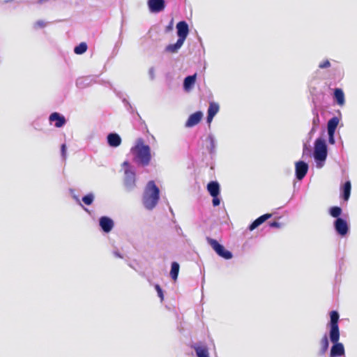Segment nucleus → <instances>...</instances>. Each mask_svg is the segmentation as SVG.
I'll use <instances>...</instances> for the list:
<instances>
[{
    "label": "nucleus",
    "mask_w": 357,
    "mask_h": 357,
    "mask_svg": "<svg viewBox=\"0 0 357 357\" xmlns=\"http://www.w3.org/2000/svg\"><path fill=\"white\" fill-rule=\"evenodd\" d=\"M134 160L142 167L148 166L151 161V151L149 145L144 144L142 138H139L135 146L131 149Z\"/></svg>",
    "instance_id": "obj_1"
},
{
    "label": "nucleus",
    "mask_w": 357,
    "mask_h": 357,
    "mask_svg": "<svg viewBox=\"0 0 357 357\" xmlns=\"http://www.w3.org/2000/svg\"><path fill=\"white\" fill-rule=\"evenodd\" d=\"M160 196V190L153 181L147 183L144 195L143 204L146 208L152 210L158 204Z\"/></svg>",
    "instance_id": "obj_2"
},
{
    "label": "nucleus",
    "mask_w": 357,
    "mask_h": 357,
    "mask_svg": "<svg viewBox=\"0 0 357 357\" xmlns=\"http://www.w3.org/2000/svg\"><path fill=\"white\" fill-rule=\"evenodd\" d=\"M339 314L337 311H331L330 312V322L328 324L330 327L329 337L331 341H335L337 339L340 333V329L338 326Z\"/></svg>",
    "instance_id": "obj_3"
},
{
    "label": "nucleus",
    "mask_w": 357,
    "mask_h": 357,
    "mask_svg": "<svg viewBox=\"0 0 357 357\" xmlns=\"http://www.w3.org/2000/svg\"><path fill=\"white\" fill-rule=\"evenodd\" d=\"M314 157L315 160L323 162L327 157V146L323 139L318 138L314 142Z\"/></svg>",
    "instance_id": "obj_4"
},
{
    "label": "nucleus",
    "mask_w": 357,
    "mask_h": 357,
    "mask_svg": "<svg viewBox=\"0 0 357 357\" xmlns=\"http://www.w3.org/2000/svg\"><path fill=\"white\" fill-rule=\"evenodd\" d=\"M208 243L213 249V250L221 257L225 259H230L232 258V254L230 251L227 250L225 247L220 245L215 239L210 237L206 238Z\"/></svg>",
    "instance_id": "obj_5"
},
{
    "label": "nucleus",
    "mask_w": 357,
    "mask_h": 357,
    "mask_svg": "<svg viewBox=\"0 0 357 357\" xmlns=\"http://www.w3.org/2000/svg\"><path fill=\"white\" fill-rule=\"evenodd\" d=\"M340 334L338 335L335 341H331L333 345L331 347L330 357H339L344 355V347L343 344L339 342Z\"/></svg>",
    "instance_id": "obj_6"
},
{
    "label": "nucleus",
    "mask_w": 357,
    "mask_h": 357,
    "mask_svg": "<svg viewBox=\"0 0 357 357\" xmlns=\"http://www.w3.org/2000/svg\"><path fill=\"white\" fill-rule=\"evenodd\" d=\"M147 4L151 13H160L165 8V0H148Z\"/></svg>",
    "instance_id": "obj_7"
},
{
    "label": "nucleus",
    "mask_w": 357,
    "mask_h": 357,
    "mask_svg": "<svg viewBox=\"0 0 357 357\" xmlns=\"http://www.w3.org/2000/svg\"><path fill=\"white\" fill-rule=\"evenodd\" d=\"M123 166L126 167L125 169V183L128 186H133L135 183V174L130 169L129 162L125 161L123 163Z\"/></svg>",
    "instance_id": "obj_8"
},
{
    "label": "nucleus",
    "mask_w": 357,
    "mask_h": 357,
    "mask_svg": "<svg viewBox=\"0 0 357 357\" xmlns=\"http://www.w3.org/2000/svg\"><path fill=\"white\" fill-rule=\"evenodd\" d=\"M296 176L297 179L302 180L308 170V165L303 161H298L295 164Z\"/></svg>",
    "instance_id": "obj_9"
},
{
    "label": "nucleus",
    "mask_w": 357,
    "mask_h": 357,
    "mask_svg": "<svg viewBox=\"0 0 357 357\" xmlns=\"http://www.w3.org/2000/svg\"><path fill=\"white\" fill-rule=\"evenodd\" d=\"M176 29L178 39L185 41L189 33V27L187 22L185 21L178 22L176 24Z\"/></svg>",
    "instance_id": "obj_10"
},
{
    "label": "nucleus",
    "mask_w": 357,
    "mask_h": 357,
    "mask_svg": "<svg viewBox=\"0 0 357 357\" xmlns=\"http://www.w3.org/2000/svg\"><path fill=\"white\" fill-rule=\"evenodd\" d=\"M334 227L336 231L341 236L346 235L349 230L347 222L342 218L336 219L334 222Z\"/></svg>",
    "instance_id": "obj_11"
},
{
    "label": "nucleus",
    "mask_w": 357,
    "mask_h": 357,
    "mask_svg": "<svg viewBox=\"0 0 357 357\" xmlns=\"http://www.w3.org/2000/svg\"><path fill=\"white\" fill-rule=\"evenodd\" d=\"M203 117V114L202 112L198 111L196 112L188 117L187 121L185 122V127L192 128L196 125H197L202 120Z\"/></svg>",
    "instance_id": "obj_12"
},
{
    "label": "nucleus",
    "mask_w": 357,
    "mask_h": 357,
    "mask_svg": "<svg viewBox=\"0 0 357 357\" xmlns=\"http://www.w3.org/2000/svg\"><path fill=\"white\" fill-rule=\"evenodd\" d=\"M100 226L105 232L108 233L112 229L114 222L111 218L103 216L100 218Z\"/></svg>",
    "instance_id": "obj_13"
},
{
    "label": "nucleus",
    "mask_w": 357,
    "mask_h": 357,
    "mask_svg": "<svg viewBox=\"0 0 357 357\" xmlns=\"http://www.w3.org/2000/svg\"><path fill=\"white\" fill-rule=\"evenodd\" d=\"M50 122L55 121L54 126L56 128H61L66 123V119L58 112H54L49 117Z\"/></svg>",
    "instance_id": "obj_14"
},
{
    "label": "nucleus",
    "mask_w": 357,
    "mask_h": 357,
    "mask_svg": "<svg viewBox=\"0 0 357 357\" xmlns=\"http://www.w3.org/2000/svg\"><path fill=\"white\" fill-rule=\"evenodd\" d=\"M207 190L211 197H218L220 192V185L217 181H211L207 185Z\"/></svg>",
    "instance_id": "obj_15"
},
{
    "label": "nucleus",
    "mask_w": 357,
    "mask_h": 357,
    "mask_svg": "<svg viewBox=\"0 0 357 357\" xmlns=\"http://www.w3.org/2000/svg\"><path fill=\"white\" fill-rule=\"evenodd\" d=\"M192 348L196 352L197 357H209L208 348L206 345L195 344Z\"/></svg>",
    "instance_id": "obj_16"
},
{
    "label": "nucleus",
    "mask_w": 357,
    "mask_h": 357,
    "mask_svg": "<svg viewBox=\"0 0 357 357\" xmlns=\"http://www.w3.org/2000/svg\"><path fill=\"white\" fill-rule=\"evenodd\" d=\"M219 105L216 102H210L209 107L208 109V116H207V122L210 123L215 115L219 111Z\"/></svg>",
    "instance_id": "obj_17"
},
{
    "label": "nucleus",
    "mask_w": 357,
    "mask_h": 357,
    "mask_svg": "<svg viewBox=\"0 0 357 357\" xmlns=\"http://www.w3.org/2000/svg\"><path fill=\"white\" fill-rule=\"evenodd\" d=\"M272 216L271 213H266L264 215H261L258 218H257L250 226L249 229L250 231L254 230L257 227H258L260 225L264 223L266 220L269 219Z\"/></svg>",
    "instance_id": "obj_18"
},
{
    "label": "nucleus",
    "mask_w": 357,
    "mask_h": 357,
    "mask_svg": "<svg viewBox=\"0 0 357 357\" xmlns=\"http://www.w3.org/2000/svg\"><path fill=\"white\" fill-rule=\"evenodd\" d=\"M107 142L110 146L116 147L121 143L120 136L116 133H110L107 136Z\"/></svg>",
    "instance_id": "obj_19"
},
{
    "label": "nucleus",
    "mask_w": 357,
    "mask_h": 357,
    "mask_svg": "<svg viewBox=\"0 0 357 357\" xmlns=\"http://www.w3.org/2000/svg\"><path fill=\"white\" fill-rule=\"evenodd\" d=\"M334 99L337 104L340 106H343L345 103L344 93L341 89L336 88L334 90Z\"/></svg>",
    "instance_id": "obj_20"
},
{
    "label": "nucleus",
    "mask_w": 357,
    "mask_h": 357,
    "mask_svg": "<svg viewBox=\"0 0 357 357\" xmlns=\"http://www.w3.org/2000/svg\"><path fill=\"white\" fill-rule=\"evenodd\" d=\"M196 77L197 75L194 74L193 75H190L185 78L183 82V88L185 91H189L192 89L196 82Z\"/></svg>",
    "instance_id": "obj_21"
},
{
    "label": "nucleus",
    "mask_w": 357,
    "mask_h": 357,
    "mask_svg": "<svg viewBox=\"0 0 357 357\" xmlns=\"http://www.w3.org/2000/svg\"><path fill=\"white\" fill-rule=\"evenodd\" d=\"M183 43H184L183 40H182L181 39H178L175 44H170V45H167L165 48V51L170 52V53L177 52V51L183 45Z\"/></svg>",
    "instance_id": "obj_22"
},
{
    "label": "nucleus",
    "mask_w": 357,
    "mask_h": 357,
    "mask_svg": "<svg viewBox=\"0 0 357 357\" xmlns=\"http://www.w3.org/2000/svg\"><path fill=\"white\" fill-rule=\"evenodd\" d=\"M183 43H184L183 40H182L181 39H178L175 44H170V45H167L165 48V51L170 52V53L177 52V51L183 45Z\"/></svg>",
    "instance_id": "obj_23"
},
{
    "label": "nucleus",
    "mask_w": 357,
    "mask_h": 357,
    "mask_svg": "<svg viewBox=\"0 0 357 357\" xmlns=\"http://www.w3.org/2000/svg\"><path fill=\"white\" fill-rule=\"evenodd\" d=\"M339 123V119L337 117L331 118L327 123L328 132H335Z\"/></svg>",
    "instance_id": "obj_24"
},
{
    "label": "nucleus",
    "mask_w": 357,
    "mask_h": 357,
    "mask_svg": "<svg viewBox=\"0 0 357 357\" xmlns=\"http://www.w3.org/2000/svg\"><path fill=\"white\" fill-rule=\"evenodd\" d=\"M179 264L174 261L172 264L171 271H170V275L171 278L176 281L178 278V272H179Z\"/></svg>",
    "instance_id": "obj_25"
},
{
    "label": "nucleus",
    "mask_w": 357,
    "mask_h": 357,
    "mask_svg": "<svg viewBox=\"0 0 357 357\" xmlns=\"http://www.w3.org/2000/svg\"><path fill=\"white\" fill-rule=\"evenodd\" d=\"M320 345H321V354H324L329 346V342L328 340V337L326 335H324L322 338L320 340Z\"/></svg>",
    "instance_id": "obj_26"
},
{
    "label": "nucleus",
    "mask_w": 357,
    "mask_h": 357,
    "mask_svg": "<svg viewBox=\"0 0 357 357\" xmlns=\"http://www.w3.org/2000/svg\"><path fill=\"white\" fill-rule=\"evenodd\" d=\"M351 185L350 181H347L343 186V199L347 201L350 197Z\"/></svg>",
    "instance_id": "obj_27"
},
{
    "label": "nucleus",
    "mask_w": 357,
    "mask_h": 357,
    "mask_svg": "<svg viewBox=\"0 0 357 357\" xmlns=\"http://www.w3.org/2000/svg\"><path fill=\"white\" fill-rule=\"evenodd\" d=\"M87 50V45L86 43H81L79 45L76 46L74 49V52L76 54H82L84 53Z\"/></svg>",
    "instance_id": "obj_28"
},
{
    "label": "nucleus",
    "mask_w": 357,
    "mask_h": 357,
    "mask_svg": "<svg viewBox=\"0 0 357 357\" xmlns=\"http://www.w3.org/2000/svg\"><path fill=\"white\" fill-rule=\"evenodd\" d=\"M329 213L332 217L337 219L342 213V208L339 206H333L330 208Z\"/></svg>",
    "instance_id": "obj_29"
},
{
    "label": "nucleus",
    "mask_w": 357,
    "mask_h": 357,
    "mask_svg": "<svg viewBox=\"0 0 357 357\" xmlns=\"http://www.w3.org/2000/svg\"><path fill=\"white\" fill-rule=\"evenodd\" d=\"M93 194H88L82 197V201L85 204L91 205L93 202Z\"/></svg>",
    "instance_id": "obj_30"
},
{
    "label": "nucleus",
    "mask_w": 357,
    "mask_h": 357,
    "mask_svg": "<svg viewBox=\"0 0 357 357\" xmlns=\"http://www.w3.org/2000/svg\"><path fill=\"white\" fill-rule=\"evenodd\" d=\"M155 290H156V291L158 293V295L160 297V300L163 301L164 295H163V292H162V290L159 284H155Z\"/></svg>",
    "instance_id": "obj_31"
},
{
    "label": "nucleus",
    "mask_w": 357,
    "mask_h": 357,
    "mask_svg": "<svg viewBox=\"0 0 357 357\" xmlns=\"http://www.w3.org/2000/svg\"><path fill=\"white\" fill-rule=\"evenodd\" d=\"M46 26V23L43 20H38L34 24V28H44Z\"/></svg>",
    "instance_id": "obj_32"
},
{
    "label": "nucleus",
    "mask_w": 357,
    "mask_h": 357,
    "mask_svg": "<svg viewBox=\"0 0 357 357\" xmlns=\"http://www.w3.org/2000/svg\"><path fill=\"white\" fill-rule=\"evenodd\" d=\"M331 66V63L328 60L324 61L323 62L320 63L319 65V67L320 68H329Z\"/></svg>",
    "instance_id": "obj_33"
},
{
    "label": "nucleus",
    "mask_w": 357,
    "mask_h": 357,
    "mask_svg": "<svg viewBox=\"0 0 357 357\" xmlns=\"http://www.w3.org/2000/svg\"><path fill=\"white\" fill-rule=\"evenodd\" d=\"M328 142L331 144H333L335 143L334 134L335 132H328Z\"/></svg>",
    "instance_id": "obj_34"
},
{
    "label": "nucleus",
    "mask_w": 357,
    "mask_h": 357,
    "mask_svg": "<svg viewBox=\"0 0 357 357\" xmlns=\"http://www.w3.org/2000/svg\"><path fill=\"white\" fill-rule=\"evenodd\" d=\"M61 155L64 159L66 158V146L65 144H63L61 147Z\"/></svg>",
    "instance_id": "obj_35"
},
{
    "label": "nucleus",
    "mask_w": 357,
    "mask_h": 357,
    "mask_svg": "<svg viewBox=\"0 0 357 357\" xmlns=\"http://www.w3.org/2000/svg\"><path fill=\"white\" fill-rule=\"evenodd\" d=\"M212 202H213V206H218L220 204V200L218 198V197H213Z\"/></svg>",
    "instance_id": "obj_36"
},
{
    "label": "nucleus",
    "mask_w": 357,
    "mask_h": 357,
    "mask_svg": "<svg viewBox=\"0 0 357 357\" xmlns=\"http://www.w3.org/2000/svg\"><path fill=\"white\" fill-rule=\"evenodd\" d=\"M269 225L271 227H280V223L276 222V221H274V222H270Z\"/></svg>",
    "instance_id": "obj_37"
},
{
    "label": "nucleus",
    "mask_w": 357,
    "mask_h": 357,
    "mask_svg": "<svg viewBox=\"0 0 357 357\" xmlns=\"http://www.w3.org/2000/svg\"><path fill=\"white\" fill-rule=\"evenodd\" d=\"M309 150L307 149V148L306 147V145L304 146V149H303V154L305 155L306 151H308Z\"/></svg>",
    "instance_id": "obj_38"
}]
</instances>
